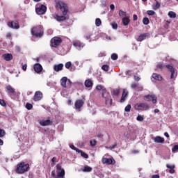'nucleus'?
Masks as SVG:
<instances>
[{"instance_id":"6ab92c4d","label":"nucleus","mask_w":178,"mask_h":178,"mask_svg":"<svg viewBox=\"0 0 178 178\" xmlns=\"http://www.w3.org/2000/svg\"><path fill=\"white\" fill-rule=\"evenodd\" d=\"M149 33H142L138 36V38L136 40L137 41L141 42V41H144V40H145L147 37H149Z\"/></svg>"},{"instance_id":"39448f33","label":"nucleus","mask_w":178,"mask_h":178,"mask_svg":"<svg viewBox=\"0 0 178 178\" xmlns=\"http://www.w3.org/2000/svg\"><path fill=\"white\" fill-rule=\"evenodd\" d=\"M102 95L105 101L106 105H109L110 106H112V97H111V94L106 91V89H103L102 92Z\"/></svg>"},{"instance_id":"69168bd1","label":"nucleus","mask_w":178,"mask_h":178,"mask_svg":"<svg viewBox=\"0 0 178 178\" xmlns=\"http://www.w3.org/2000/svg\"><path fill=\"white\" fill-rule=\"evenodd\" d=\"M97 137H98V138H102V137H104V135L102 134H101V133H99L97 134Z\"/></svg>"},{"instance_id":"13d9d810","label":"nucleus","mask_w":178,"mask_h":178,"mask_svg":"<svg viewBox=\"0 0 178 178\" xmlns=\"http://www.w3.org/2000/svg\"><path fill=\"white\" fill-rule=\"evenodd\" d=\"M143 86H137L136 87V90L137 91H143Z\"/></svg>"},{"instance_id":"a19ab883","label":"nucleus","mask_w":178,"mask_h":178,"mask_svg":"<svg viewBox=\"0 0 178 178\" xmlns=\"http://www.w3.org/2000/svg\"><path fill=\"white\" fill-rule=\"evenodd\" d=\"M6 134L5 130L0 129V138L5 137Z\"/></svg>"},{"instance_id":"4c0bfd02","label":"nucleus","mask_w":178,"mask_h":178,"mask_svg":"<svg viewBox=\"0 0 178 178\" xmlns=\"http://www.w3.org/2000/svg\"><path fill=\"white\" fill-rule=\"evenodd\" d=\"M26 109H28V111H31V109H33V104L30 103H26Z\"/></svg>"},{"instance_id":"a878e982","label":"nucleus","mask_w":178,"mask_h":178,"mask_svg":"<svg viewBox=\"0 0 178 178\" xmlns=\"http://www.w3.org/2000/svg\"><path fill=\"white\" fill-rule=\"evenodd\" d=\"M152 79H154V80H157L158 81H162V76H161V74H156V73H154L152 76Z\"/></svg>"},{"instance_id":"1a4fd4ad","label":"nucleus","mask_w":178,"mask_h":178,"mask_svg":"<svg viewBox=\"0 0 178 178\" xmlns=\"http://www.w3.org/2000/svg\"><path fill=\"white\" fill-rule=\"evenodd\" d=\"M134 108L136 111H148V109H149V106L147 104L139 103L135 104Z\"/></svg>"},{"instance_id":"dca6fc26","label":"nucleus","mask_w":178,"mask_h":178,"mask_svg":"<svg viewBox=\"0 0 178 178\" xmlns=\"http://www.w3.org/2000/svg\"><path fill=\"white\" fill-rule=\"evenodd\" d=\"M33 69L35 73L40 74L42 72V65L40 63H35L33 66Z\"/></svg>"},{"instance_id":"5fc2aeb1","label":"nucleus","mask_w":178,"mask_h":178,"mask_svg":"<svg viewBox=\"0 0 178 178\" xmlns=\"http://www.w3.org/2000/svg\"><path fill=\"white\" fill-rule=\"evenodd\" d=\"M134 79L135 81H140V80H141V78H140V76H134Z\"/></svg>"},{"instance_id":"c756f323","label":"nucleus","mask_w":178,"mask_h":178,"mask_svg":"<svg viewBox=\"0 0 178 178\" xmlns=\"http://www.w3.org/2000/svg\"><path fill=\"white\" fill-rule=\"evenodd\" d=\"M83 172H92V168L88 166V165H86L83 168Z\"/></svg>"},{"instance_id":"3c124183","label":"nucleus","mask_w":178,"mask_h":178,"mask_svg":"<svg viewBox=\"0 0 178 178\" xmlns=\"http://www.w3.org/2000/svg\"><path fill=\"white\" fill-rule=\"evenodd\" d=\"M147 13L149 16H154V15H155V11H154V10H147Z\"/></svg>"},{"instance_id":"f257e3e1","label":"nucleus","mask_w":178,"mask_h":178,"mask_svg":"<svg viewBox=\"0 0 178 178\" xmlns=\"http://www.w3.org/2000/svg\"><path fill=\"white\" fill-rule=\"evenodd\" d=\"M56 8H59L62 12L63 15H56L54 16V19L57 20V22H65L66 19H69V7L67 4H66L63 1H56Z\"/></svg>"},{"instance_id":"37998d69","label":"nucleus","mask_w":178,"mask_h":178,"mask_svg":"<svg viewBox=\"0 0 178 178\" xmlns=\"http://www.w3.org/2000/svg\"><path fill=\"white\" fill-rule=\"evenodd\" d=\"M111 26L114 30H118V24L115 22L111 23Z\"/></svg>"},{"instance_id":"473e14b6","label":"nucleus","mask_w":178,"mask_h":178,"mask_svg":"<svg viewBox=\"0 0 178 178\" xmlns=\"http://www.w3.org/2000/svg\"><path fill=\"white\" fill-rule=\"evenodd\" d=\"M119 16L121 17H127L126 16H127V13L123 11L122 10H120Z\"/></svg>"},{"instance_id":"680f3d73","label":"nucleus","mask_w":178,"mask_h":178,"mask_svg":"<svg viewBox=\"0 0 178 178\" xmlns=\"http://www.w3.org/2000/svg\"><path fill=\"white\" fill-rule=\"evenodd\" d=\"M133 19H134V20L136 22V20L138 19V17L137 16V15H134Z\"/></svg>"},{"instance_id":"7ed1b4c3","label":"nucleus","mask_w":178,"mask_h":178,"mask_svg":"<svg viewBox=\"0 0 178 178\" xmlns=\"http://www.w3.org/2000/svg\"><path fill=\"white\" fill-rule=\"evenodd\" d=\"M31 33L33 37H35L36 38H41V37L44 35V29L42 28V26L38 25L33 27L31 30Z\"/></svg>"},{"instance_id":"393cba45","label":"nucleus","mask_w":178,"mask_h":178,"mask_svg":"<svg viewBox=\"0 0 178 178\" xmlns=\"http://www.w3.org/2000/svg\"><path fill=\"white\" fill-rule=\"evenodd\" d=\"M40 126H49V124H52V122L49 120H42L40 122Z\"/></svg>"},{"instance_id":"7c9ffc66","label":"nucleus","mask_w":178,"mask_h":178,"mask_svg":"<svg viewBox=\"0 0 178 178\" xmlns=\"http://www.w3.org/2000/svg\"><path fill=\"white\" fill-rule=\"evenodd\" d=\"M165 67V65H163V64L162 63H159L156 65V72H159V70H163Z\"/></svg>"},{"instance_id":"09e8293b","label":"nucleus","mask_w":178,"mask_h":178,"mask_svg":"<svg viewBox=\"0 0 178 178\" xmlns=\"http://www.w3.org/2000/svg\"><path fill=\"white\" fill-rule=\"evenodd\" d=\"M111 59L113 60H118V54H111Z\"/></svg>"},{"instance_id":"bb28decb","label":"nucleus","mask_w":178,"mask_h":178,"mask_svg":"<svg viewBox=\"0 0 178 178\" xmlns=\"http://www.w3.org/2000/svg\"><path fill=\"white\" fill-rule=\"evenodd\" d=\"M166 168H168V169H170L169 173H171L172 175H173V173H175V172H176V170H175V168H176V166H175V165H170L169 164H167Z\"/></svg>"},{"instance_id":"c9c22d12","label":"nucleus","mask_w":178,"mask_h":178,"mask_svg":"<svg viewBox=\"0 0 178 178\" xmlns=\"http://www.w3.org/2000/svg\"><path fill=\"white\" fill-rule=\"evenodd\" d=\"M143 23L145 26H148V24H149V19H148V17H144L143 19Z\"/></svg>"},{"instance_id":"cd10ccee","label":"nucleus","mask_w":178,"mask_h":178,"mask_svg":"<svg viewBox=\"0 0 178 178\" xmlns=\"http://www.w3.org/2000/svg\"><path fill=\"white\" fill-rule=\"evenodd\" d=\"M112 95H115V97H119L120 95V88H118L115 89H113L111 92Z\"/></svg>"},{"instance_id":"f8f14e48","label":"nucleus","mask_w":178,"mask_h":178,"mask_svg":"<svg viewBox=\"0 0 178 178\" xmlns=\"http://www.w3.org/2000/svg\"><path fill=\"white\" fill-rule=\"evenodd\" d=\"M84 106V101L83 99H78L75 102L74 106L75 108L80 112L81 108Z\"/></svg>"},{"instance_id":"e433bc0d","label":"nucleus","mask_w":178,"mask_h":178,"mask_svg":"<svg viewBox=\"0 0 178 178\" xmlns=\"http://www.w3.org/2000/svg\"><path fill=\"white\" fill-rule=\"evenodd\" d=\"M159 8H161V3H159V2L156 1V4L154 5L153 6V9L154 10H157V9H159Z\"/></svg>"},{"instance_id":"c85d7f7f","label":"nucleus","mask_w":178,"mask_h":178,"mask_svg":"<svg viewBox=\"0 0 178 178\" xmlns=\"http://www.w3.org/2000/svg\"><path fill=\"white\" fill-rule=\"evenodd\" d=\"M79 154H81V156L84 158L85 159H88V154H87L86 152H83L82 150L78 151Z\"/></svg>"},{"instance_id":"ea45409f","label":"nucleus","mask_w":178,"mask_h":178,"mask_svg":"<svg viewBox=\"0 0 178 178\" xmlns=\"http://www.w3.org/2000/svg\"><path fill=\"white\" fill-rule=\"evenodd\" d=\"M91 147H95L97 145V140L95 139L90 140Z\"/></svg>"},{"instance_id":"8fccbe9b","label":"nucleus","mask_w":178,"mask_h":178,"mask_svg":"<svg viewBox=\"0 0 178 178\" xmlns=\"http://www.w3.org/2000/svg\"><path fill=\"white\" fill-rule=\"evenodd\" d=\"M105 88H104V87L102 86V85H97V86H96V90H97L98 91H101V90H102V91L103 90H104Z\"/></svg>"},{"instance_id":"4468645a","label":"nucleus","mask_w":178,"mask_h":178,"mask_svg":"<svg viewBox=\"0 0 178 178\" xmlns=\"http://www.w3.org/2000/svg\"><path fill=\"white\" fill-rule=\"evenodd\" d=\"M102 162L104 164L106 165H115L116 163V161L113 159H108V158H102Z\"/></svg>"},{"instance_id":"bf43d9fd","label":"nucleus","mask_w":178,"mask_h":178,"mask_svg":"<svg viewBox=\"0 0 178 178\" xmlns=\"http://www.w3.org/2000/svg\"><path fill=\"white\" fill-rule=\"evenodd\" d=\"M51 162H52L53 165H55V163L56 162V157H53L51 159Z\"/></svg>"},{"instance_id":"0eeeda50","label":"nucleus","mask_w":178,"mask_h":178,"mask_svg":"<svg viewBox=\"0 0 178 178\" xmlns=\"http://www.w3.org/2000/svg\"><path fill=\"white\" fill-rule=\"evenodd\" d=\"M62 38L58 36H55L50 40V46L53 48H58L60 44H62Z\"/></svg>"},{"instance_id":"a211bd4d","label":"nucleus","mask_w":178,"mask_h":178,"mask_svg":"<svg viewBox=\"0 0 178 178\" xmlns=\"http://www.w3.org/2000/svg\"><path fill=\"white\" fill-rule=\"evenodd\" d=\"M128 95H129V92H127V90H126V89H124L123 92H122V97L120 100V102H121V103L124 102V101H126V99H127Z\"/></svg>"},{"instance_id":"9d476101","label":"nucleus","mask_w":178,"mask_h":178,"mask_svg":"<svg viewBox=\"0 0 178 178\" xmlns=\"http://www.w3.org/2000/svg\"><path fill=\"white\" fill-rule=\"evenodd\" d=\"M7 26H8V27H10V29H15V30L20 29V25L19 24V21L17 20L9 21L7 23Z\"/></svg>"},{"instance_id":"ddd939ff","label":"nucleus","mask_w":178,"mask_h":178,"mask_svg":"<svg viewBox=\"0 0 178 178\" xmlns=\"http://www.w3.org/2000/svg\"><path fill=\"white\" fill-rule=\"evenodd\" d=\"M145 99L148 102L152 101L153 104H156L157 97L155 95H147L145 96Z\"/></svg>"},{"instance_id":"f03ea898","label":"nucleus","mask_w":178,"mask_h":178,"mask_svg":"<svg viewBox=\"0 0 178 178\" xmlns=\"http://www.w3.org/2000/svg\"><path fill=\"white\" fill-rule=\"evenodd\" d=\"M29 170H30V165L23 161L18 163L15 169V172L18 175H23V173H26V172H29Z\"/></svg>"},{"instance_id":"423d86ee","label":"nucleus","mask_w":178,"mask_h":178,"mask_svg":"<svg viewBox=\"0 0 178 178\" xmlns=\"http://www.w3.org/2000/svg\"><path fill=\"white\" fill-rule=\"evenodd\" d=\"M72 81L66 76H63L60 79V86L63 87V88H67L70 89L72 88Z\"/></svg>"},{"instance_id":"20e7f679","label":"nucleus","mask_w":178,"mask_h":178,"mask_svg":"<svg viewBox=\"0 0 178 178\" xmlns=\"http://www.w3.org/2000/svg\"><path fill=\"white\" fill-rule=\"evenodd\" d=\"M56 173L55 170L51 172V176L54 178H65V169L62 168V165L60 164H57L56 166Z\"/></svg>"},{"instance_id":"e2e57ef3","label":"nucleus","mask_w":178,"mask_h":178,"mask_svg":"<svg viewBox=\"0 0 178 178\" xmlns=\"http://www.w3.org/2000/svg\"><path fill=\"white\" fill-rule=\"evenodd\" d=\"M175 71L171 72L170 79H174V77H175Z\"/></svg>"},{"instance_id":"6e6552de","label":"nucleus","mask_w":178,"mask_h":178,"mask_svg":"<svg viewBox=\"0 0 178 178\" xmlns=\"http://www.w3.org/2000/svg\"><path fill=\"white\" fill-rule=\"evenodd\" d=\"M6 91L8 94V95L12 98V99H15L16 97V90L15 88L12 87L10 85H8L6 86Z\"/></svg>"},{"instance_id":"aec40b11","label":"nucleus","mask_w":178,"mask_h":178,"mask_svg":"<svg viewBox=\"0 0 178 178\" xmlns=\"http://www.w3.org/2000/svg\"><path fill=\"white\" fill-rule=\"evenodd\" d=\"M154 143H157L159 144H163L165 143V138L161 136H156L153 138Z\"/></svg>"},{"instance_id":"58836bf2","label":"nucleus","mask_w":178,"mask_h":178,"mask_svg":"<svg viewBox=\"0 0 178 178\" xmlns=\"http://www.w3.org/2000/svg\"><path fill=\"white\" fill-rule=\"evenodd\" d=\"M116 147H118V143H115L113 145L110 146V147H106V148H107L108 149H115V148H116Z\"/></svg>"},{"instance_id":"774afa93","label":"nucleus","mask_w":178,"mask_h":178,"mask_svg":"<svg viewBox=\"0 0 178 178\" xmlns=\"http://www.w3.org/2000/svg\"><path fill=\"white\" fill-rule=\"evenodd\" d=\"M6 37H7V38H10V37H12V33H7Z\"/></svg>"},{"instance_id":"338daca9","label":"nucleus","mask_w":178,"mask_h":178,"mask_svg":"<svg viewBox=\"0 0 178 178\" xmlns=\"http://www.w3.org/2000/svg\"><path fill=\"white\" fill-rule=\"evenodd\" d=\"M159 175H154L152 176V178H159Z\"/></svg>"},{"instance_id":"72a5a7b5","label":"nucleus","mask_w":178,"mask_h":178,"mask_svg":"<svg viewBox=\"0 0 178 178\" xmlns=\"http://www.w3.org/2000/svg\"><path fill=\"white\" fill-rule=\"evenodd\" d=\"M165 67H167L170 72H175V67H173V65L172 64L166 65Z\"/></svg>"},{"instance_id":"6e6d98bb","label":"nucleus","mask_w":178,"mask_h":178,"mask_svg":"<svg viewBox=\"0 0 178 178\" xmlns=\"http://www.w3.org/2000/svg\"><path fill=\"white\" fill-rule=\"evenodd\" d=\"M138 83H132L131 85V88H137Z\"/></svg>"},{"instance_id":"412c9836","label":"nucleus","mask_w":178,"mask_h":178,"mask_svg":"<svg viewBox=\"0 0 178 178\" xmlns=\"http://www.w3.org/2000/svg\"><path fill=\"white\" fill-rule=\"evenodd\" d=\"M3 58L4 60H6V62H10V60L13 59V55H12V54H3Z\"/></svg>"},{"instance_id":"864d4df0","label":"nucleus","mask_w":178,"mask_h":178,"mask_svg":"<svg viewBox=\"0 0 178 178\" xmlns=\"http://www.w3.org/2000/svg\"><path fill=\"white\" fill-rule=\"evenodd\" d=\"M137 120L138 121V122H143V120H144V117H143L142 115H138V116H137Z\"/></svg>"},{"instance_id":"4d7b16f0","label":"nucleus","mask_w":178,"mask_h":178,"mask_svg":"<svg viewBox=\"0 0 178 178\" xmlns=\"http://www.w3.org/2000/svg\"><path fill=\"white\" fill-rule=\"evenodd\" d=\"M91 35H92L91 33H88L85 37L86 40H90L91 38Z\"/></svg>"},{"instance_id":"49530a36","label":"nucleus","mask_w":178,"mask_h":178,"mask_svg":"<svg viewBox=\"0 0 178 178\" xmlns=\"http://www.w3.org/2000/svg\"><path fill=\"white\" fill-rule=\"evenodd\" d=\"M70 148H71V149H74V151H76V152H79V151L80 150L77 147H76L74 145H70Z\"/></svg>"},{"instance_id":"f704fd0d","label":"nucleus","mask_w":178,"mask_h":178,"mask_svg":"<svg viewBox=\"0 0 178 178\" xmlns=\"http://www.w3.org/2000/svg\"><path fill=\"white\" fill-rule=\"evenodd\" d=\"M101 24H102V21H101V19L99 18H97L95 19V25L97 27H99V26H101Z\"/></svg>"},{"instance_id":"0e129e2a","label":"nucleus","mask_w":178,"mask_h":178,"mask_svg":"<svg viewBox=\"0 0 178 178\" xmlns=\"http://www.w3.org/2000/svg\"><path fill=\"white\" fill-rule=\"evenodd\" d=\"M110 9H111V10H115V5L114 4L110 5Z\"/></svg>"},{"instance_id":"603ef678","label":"nucleus","mask_w":178,"mask_h":178,"mask_svg":"<svg viewBox=\"0 0 178 178\" xmlns=\"http://www.w3.org/2000/svg\"><path fill=\"white\" fill-rule=\"evenodd\" d=\"M0 105H1V106H6V102L5 100L0 99Z\"/></svg>"},{"instance_id":"a18cd8bd","label":"nucleus","mask_w":178,"mask_h":178,"mask_svg":"<svg viewBox=\"0 0 178 178\" xmlns=\"http://www.w3.org/2000/svg\"><path fill=\"white\" fill-rule=\"evenodd\" d=\"M125 112H130L131 111V105L128 104L125 108H124Z\"/></svg>"},{"instance_id":"5701e85b","label":"nucleus","mask_w":178,"mask_h":178,"mask_svg":"<svg viewBox=\"0 0 178 178\" xmlns=\"http://www.w3.org/2000/svg\"><path fill=\"white\" fill-rule=\"evenodd\" d=\"M54 72H60L61 70H63V64L60 63L58 65H55L54 66Z\"/></svg>"},{"instance_id":"9b49d317","label":"nucleus","mask_w":178,"mask_h":178,"mask_svg":"<svg viewBox=\"0 0 178 178\" xmlns=\"http://www.w3.org/2000/svg\"><path fill=\"white\" fill-rule=\"evenodd\" d=\"M35 12L37 15H44L45 12H47V6L42 4L40 7L35 8Z\"/></svg>"},{"instance_id":"2eb2a0df","label":"nucleus","mask_w":178,"mask_h":178,"mask_svg":"<svg viewBox=\"0 0 178 178\" xmlns=\"http://www.w3.org/2000/svg\"><path fill=\"white\" fill-rule=\"evenodd\" d=\"M42 99V92L40 91L35 92V95L33 97V101L37 102V101H41Z\"/></svg>"},{"instance_id":"f3484780","label":"nucleus","mask_w":178,"mask_h":178,"mask_svg":"<svg viewBox=\"0 0 178 178\" xmlns=\"http://www.w3.org/2000/svg\"><path fill=\"white\" fill-rule=\"evenodd\" d=\"M73 45L78 49H81V48L84 47V44L80 42L79 40H74L73 41Z\"/></svg>"},{"instance_id":"052dcab7","label":"nucleus","mask_w":178,"mask_h":178,"mask_svg":"<svg viewBox=\"0 0 178 178\" xmlns=\"http://www.w3.org/2000/svg\"><path fill=\"white\" fill-rule=\"evenodd\" d=\"M22 70H24V72L27 70V65L25 64L22 65Z\"/></svg>"},{"instance_id":"b1692460","label":"nucleus","mask_w":178,"mask_h":178,"mask_svg":"<svg viewBox=\"0 0 178 178\" xmlns=\"http://www.w3.org/2000/svg\"><path fill=\"white\" fill-rule=\"evenodd\" d=\"M122 22L124 26H129L130 23V18L129 17H124L122 19Z\"/></svg>"},{"instance_id":"de8ad7c7","label":"nucleus","mask_w":178,"mask_h":178,"mask_svg":"<svg viewBox=\"0 0 178 178\" xmlns=\"http://www.w3.org/2000/svg\"><path fill=\"white\" fill-rule=\"evenodd\" d=\"M71 66H72V62L70 61L67 62L65 65V67H66V69H70Z\"/></svg>"},{"instance_id":"c03bdc74","label":"nucleus","mask_w":178,"mask_h":178,"mask_svg":"<svg viewBox=\"0 0 178 178\" xmlns=\"http://www.w3.org/2000/svg\"><path fill=\"white\" fill-rule=\"evenodd\" d=\"M102 70H104V72H108L109 70V66L108 65H104L102 67Z\"/></svg>"},{"instance_id":"4be33fe9","label":"nucleus","mask_w":178,"mask_h":178,"mask_svg":"<svg viewBox=\"0 0 178 178\" xmlns=\"http://www.w3.org/2000/svg\"><path fill=\"white\" fill-rule=\"evenodd\" d=\"M92 86H94V83H92L91 79H86L85 81V87H86V88H92Z\"/></svg>"},{"instance_id":"2f4dec72","label":"nucleus","mask_w":178,"mask_h":178,"mask_svg":"<svg viewBox=\"0 0 178 178\" xmlns=\"http://www.w3.org/2000/svg\"><path fill=\"white\" fill-rule=\"evenodd\" d=\"M168 16L170 19H176V13L173 11L168 12Z\"/></svg>"},{"instance_id":"79ce46f5","label":"nucleus","mask_w":178,"mask_h":178,"mask_svg":"<svg viewBox=\"0 0 178 178\" xmlns=\"http://www.w3.org/2000/svg\"><path fill=\"white\" fill-rule=\"evenodd\" d=\"M172 151L174 154H176V152H178V145H175L172 149Z\"/></svg>"}]
</instances>
